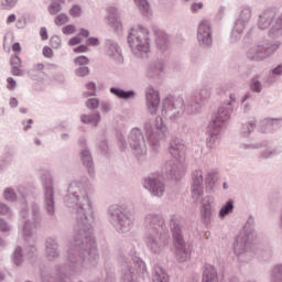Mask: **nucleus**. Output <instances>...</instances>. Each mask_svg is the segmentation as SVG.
Wrapping results in <instances>:
<instances>
[{
  "label": "nucleus",
  "instance_id": "17",
  "mask_svg": "<svg viewBox=\"0 0 282 282\" xmlns=\"http://www.w3.org/2000/svg\"><path fill=\"white\" fill-rule=\"evenodd\" d=\"M143 186L154 197H162L166 191L164 182L158 178V176H147L144 178Z\"/></svg>",
  "mask_w": 282,
  "mask_h": 282
},
{
  "label": "nucleus",
  "instance_id": "52",
  "mask_svg": "<svg viewBox=\"0 0 282 282\" xmlns=\"http://www.w3.org/2000/svg\"><path fill=\"white\" fill-rule=\"evenodd\" d=\"M69 23V15L66 13H59L55 17V25L61 26Z\"/></svg>",
  "mask_w": 282,
  "mask_h": 282
},
{
  "label": "nucleus",
  "instance_id": "4",
  "mask_svg": "<svg viewBox=\"0 0 282 282\" xmlns=\"http://www.w3.org/2000/svg\"><path fill=\"white\" fill-rule=\"evenodd\" d=\"M232 102H237V96L235 94H230L229 101L224 102L213 116L206 130V144L208 149H215V147L219 144L221 140L219 138L221 129H224V124L230 120V116H232V111H235Z\"/></svg>",
  "mask_w": 282,
  "mask_h": 282
},
{
  "label": "nucleus",
  "instance_id": "46",
  "mask_svg": "<svg viewBox=\"0 0 282 282\" xmlns=\"http://www.w3.org/2000/svg\"><path fill=\"white\" fill-rule=\"evenodd\" d=\"M274 155H279V150L276 148L262 150L259 154L260 160H270L274 158Z\"/></svg>",
  "mask_w": 282,
  "mask_h": 282
},
{
  "label": "nucleus",
  "instance_id": "60",
  "mask_svg": "<svg viewBox=\"0 0 282 282\" xmlns=\"http://www.w3.org/2000/svg\"><path fill=\"white\" fill-rule=\"evenodd\" d=\"M50 45L53 50H58L61 47V37L58 35H53L50 40Z\"/></svg>",
  "mask_w": 282,
  "mask_h": 282
},
{
  "label": "nucleus",
  "instance_id": "49",
  "mask_svg": "<svg viewBox=\"0 0 282 282\" xmlns=\"http://www.w3.org/2000/svg\"><path fill=\"white\" fill-rule=\"evenodd\" d=\"M3 197L6 202H11L14 203L19 197L17 196V192H14V188L12 187H7L3 192Z\"/></svg>",
  "mask_w": 282,
  "mask_h": 282
},
{
  "label": "nucleus",
  "instance_id": "5",
  "mask_svg": "<svg viewBox=\"0 0 282 282\" xmlns=\"http://www.w3.org/2000/svg\"><path fill=\"white\" fill-rule=\"evenodd\" d=\"M118 261L121 265L122 282H135V274L147 279L149 271L147 263L135 253V247L131 246L129 254L120 253Z\"/></svg>",
  "mask_w": 282,
  "mask_h": 282
},
{
  "label": "nucleus",
  "instance_id": "55",
  "mask_svg": "<svg viewBox=\"0 0 282 282\" xmlns=\"http://www.w3.org/2000/svg\"><path fill=\"white\" fill-rule=\"evenodd\" d=\"M19 0H1V6L4 10H12L17 7Z\"/></svg>",
  "mask_w": 282,
  "mask_h": 282
},
{
  "label": "nucleus",
  "instance_id": "10",
  "mask_svg": "<svg viewBox=\"0 0 282 282\" xmlns=\"http://www.w3.org/2000/svg\"><path fill=\"white\" fill-rule=\"evenodd\" d=\"M42 188L44 191V209L48 217L56 215V192L54 191V176L50 172H44L41 176Z\"/></svg>",
  "mask_w": 282,
  "mask_h": 282
},
{
  "label": "nucleus",
  "instance_id": "3",
  "mask_svg": "<svg viewBox=\"0 0 282 282\" xmlns=\"http://www.w3.org/2000/svg\"><path fill=\"white\" fill-rule=\"evenodd\" d=\"M202 107V102L197 97H192L184 102V98L169 95L163 99L162 116L171 120V122H177L184 116V112L187 116H193V113H199Z\"/></svg>",
  "mask_w": 282,
  "mask_h": 282
},
{
  "label": "nucleus",
  "instance_id": "19",
  "mask_svg": "<svg viewBox=\"0 0 282 282\" xmlns=\"http://www.w3.org/2000/svg\"><path fill=\"white\" fill-rule=\"evenodd\" d=\"M145 100L148 112L151 113V116H155L158 109H160V91L155 90L153 86L149 87L145 91Z\"/></svg>",
  "mask_w": 282,
  "mask_h": 282
},
{
  "label": "nucleus",
  "instance_id": "22",
  "mask_svg": "<svg viewBox=\"0 0 282 282\" xmlns=\"http://www.w3.org/2000/svg\"><path fill=\"white\" fill-rule=\"evenodd\" d=\"M169 153L174 160H184V155H186V145H184L182 139L173 138L170 141Z\"/></svg>",
  "mask_w": 282,
  "mask_h": 282
},
{
  "label": "nucleus",
  "instance_id": "33",
  "mask_svg": "<svg viewBox=\"0 0 282 282\" xmlns=\"http://www.w3.org/2000/svg\"><path fill=\"white\" fill-rule=\"evenodd\" d=\"M218 180L219 177L217 176V171L210 170L209 172H207V175L205 177V185L208 193H213V191H215V184H217Z\"/></svg>",
  "mask_w": 282,
  "mask_h": 282
},
{
  "label": "nucleus",
  "instance_id": "1",
  "mask_svg": "<svg viewBox=\"0 0 282 282\" xmlns=\"http://www.w3.org/2000/svg\"><path fill=\"white\" fill-rule=\"evenodd\" d=\"M93 189L94 186L87 176L76 178L68 184L64 204L75 219L77 229L68 246L66 263L56 267L57 276L47 274L40 269L42 282H65L67 274L82 276L89 268L98 265L100 254H98V246L91 226L96 216H94V206L89 198V193Z\"/></svg>",
  "mask_w": 282,
  "mask_h": 282
},
{
  "label": "nucleus",
  "instance_id": "7",
  "mask_svg": "<svg viewBox=\"0 0 282 282\" xmlns=\"http://www.w3.org/2000/svg\"><path fill=\"white\" fill-rule=\"evenodd\" d=\"M170 228L176 259L180 261V263H184V261H188V259H191V246L186 245V240H184V232L182 231V226L180 225V221L175 219V217L171 218Z\"/></svg>",
  "mask_w": 282,
  "mask_h": 282
},
{
  "label": "nucleus",
  "instance_id": "57",
  "mask_svg": "<svg viewBox=\"0 0 282 282\" xmlns=\"http://www.w3.org/2000/svg\"><path fill=\"white\" fill-rule=\"evenodd\" d=\"M20 217H22V219H25V221H28V219L30 217V209L28 208L26 200H24V203L22 204V207L20 209Z\"/></svg>",
  "mask_w": 282,
  "mask_h": 282
},
{
  "label": "nucleus",
  "instance_id": "36",
  "mask_svg": "<svg viewBox=\"0 0 282 282\" xmlns=\"http://www.w3.org/2000/svg\"><path fill=\"white\" fill-rule=\"evenodd\" d=\"M235 212V200L228 199L220 208L218 217L220 219H226L228 215Z\"/></svg>",
  "mask_w": 282,
  "mask_h": 282
},
{
  "label": "nucleus",
  "instance_id": "16",
  "mask_svg": "<svg viewBox=\"0 0 282 282\" xmlns=\"http://www.w3.org/2000/svg\"><path fill=\"white\" fill-rule=\"evenodd\" d=\"M104 47L106 56L111 58V61H115L117 65H124V56H122V48L120 47L118 42H116V40L106 39Z\"/></svg>",
  "mask_w": 282,
  "mask_h": 282
},
{
  "label": "nucleus",
  "instance_id": "63",
  "mask_svg": "<svg viewBox=\"0 0 282 282\" xmlns=\"http://www.w3.org/2000/svg\"><path fill=\"white\" fill-rule=\"evenodd\" d=\"M86 45L89 47H98V45H100V40L98 37H88L86 40Z\"/></svg>",
  "mask_w": 282,
  "mask_h": 282
},
{
  "label": "nucleus",
  "instance_id": "43",
  "mask_svg": "<svg viewBox=\"0 0 282 282\" xmlns=\"http://www.w3.org/2000/svg\"><path fill=\"white\" fill-rule=\"evenodd\" d=\"M270 282H282V264H275L271 270Z\"/></svg>",
  "mask_w": 282,
  "mask_h": 282
},
{
  "label": "nucleus",
  "instance_id": "31",
  "mask_svg": "<svg viewBox=\"0 0 282 282\" xmlns=\"http://www.w3.org/2000/svg\"><path fill=\"white\" fill-rule=\"evenodd\" d=\"M101 120H102V117L100 116V112H93L89 115L80 116V122H83V124H90L91 127H96L97 124H100Z\"/></svg>",
  "mask_w": 282,
  "mask_h": 282
},
{
  "label": "nucleus",
  "instance_id": "24",
  "mask_svg": "<svg viewBox=\"0 0 282 282\" xmlns=\"http://www.w3.org/2000/svg\"><path fill=\"white\" fill-rule=\"evenodd\" d=\"M155 33V43H156V50L162 52H167V50L171 47V39L169 37V34H166L164 31H154Z\"/></svg>",
  "mask_w": 282,
  "mask_h": 282
},
{
  "label": "nucleus",
  "instance_id": "42",
  "mask_svg": "<svg viewBox=\"0 0 282 282\" xmlns=\"http://www.w3.org/2000/svg\"><path fill=\"white\" fill-rule=\"evenodd\" d=\"M22 235L24 237V241H32L33 231H32V221L30 219L24 220Z\"/></svg>",
  "mask_w": 282,
  "mask_h": 282
},
{
  "label": "nucleus",
  "instance_id": "2",
  "mask_svg": "<svg viewBox=\"0 0 282 282\" xmlns=\"http://www.w3.org/2000/svg\"><path fill=\"white\" fill-rule=\"evenodd\" d=\"M144 131L147 140H144V134L140 128H132L129 134L131 151L138 160L147 153V144H149L154 153H158L160 151V141L164 140L169 134V128L162 117L155 118L154 126L151 121H145Z\"/></svg>",
  "mask_w": 282,
  "mask_h": 282
},
{
  "label": "nucleus",
  "instance_id": "12",
  "mask_svg": "<svg viewBox=\"0 0 282 282\" xmlns=\"http://www.w3.org/2000/svg\"><path fill=\"white\" fill-rule=\"evenodd\" d=\"M80 147L79 158L83 163V166L86 169L88 175L94 177L96 175V166L94 164V156L91 155V150L87 147V139L80 137L78 140Z\"/></svg>",
  "mask_w": 282,
  "mask_h": 282
},
{
  "label": "nucleus",
  "instance_id": "41",
  "mask_svg": "<svg viewBox=\"0 0 282 282\" xmlns=\"http://www.w3.org/2000/svg\"><path fill=\"white\" fill-rule=\"evenodd\" d=\"M14 158V152L7 148L4 150V155L0 156V166H8V164H12V160Z\"/></svg>",
  "mask_w": 282,
  "mask_h": 282
},
{
  "label": "nucleus",
  "instance_id": "62",
  "mask_svg": "<svg viewBox=\"0 0 282 282\" xmlns=\"http://www.w3.org/2000/svg\"><path fill=\"white\" fill-rule=\"evenodd\" d=\"M98 148L104 155H107V153L109 152V143L105 139L98 143Z\"/></svg>",
  "mask_w": 282,
  "mask_h": 282
},
{
  "label": "nucleus",
  "instance_id": "32",
  "mask_svg": "<svg viewBox=\"0 0 282 282\" xmlns=\"http://www.w3.org/2000/svg\"><path fill=\"white\" fill-rule=\"evenodd\" d=\"M152 282H169V273L162 267L155 264L152 271Z\"/></svg>",
  "mask_w": 282,
  "mask_h": 282
},
{
  "label": "nucleus",
  "instance_id": "15",
  "mask_svg": "<svg viewBox=\"0 0 282 282\" xmlns=\"http://www.w3.org/2000/svg\"><path fill=\"white\" fill-rule=\"evenodd\" d=\"M197 41L199 47H203V50H208L209 47H213V30L210 29L209 21L203 20L198 24Z\"/></svg>",
  "mask_w": 282,
  "mask_h": 282
},
{
  "label": "nucleus",
  "instance_id": "61",
  "mask_svg": "<svg viewBox=\"0 0 282 282\" xmlns=\"http://www.w3.org/2000/svg\"><path fill=\"white\" fill-rule=\"evenodd\" d=\"M7 89L9 91H14L17 90L18 84H17V79H14L13 77H8L7 78Z\"/></svg>",
  "mask_w": 282,
  "mask_h": 282
},
{
  "label": "nucleus",
  "instance_id": "64",
  "mask_svg": "<svg viewBox=\"0 0 282 282\" xmlns=\"http://www.w3.org/2000/svg\"><path fill=\"white\" fill-rule=\"evenodd\" d=\"M11 67H21V57L18 54L12 55L10 59Z\"/></svg>",
  "mask_w": 282,
  "mask_h": 282
},
{
  "label": "nucleus",
  "instance_id": "20",
  "mask_svg": "<svg viewBox=\"0 0 282 282\" xmlns=\"http://www.w3.org/2000/svg\"><path fill=\"white\" fill-rule=\"evenodd\" d=\"M215 198L213 196H205L200 203V219L204 226H209L213 219V203Z\"/></svg>",
  "mask_w": 282,
  "mask_h": 282
},
{
  "label": "nucleus",
  "instance_id": "38",
  "mask_svg": "<svg viewBox=\"0 0 282 282\" xmlns=\"http://www.w3.org/2000/svg\"><path fill=\"white\" fill-rule=\"evenodd\" d=\"M257 129V122L254 121H248L246 123H242L240 133L242 138H250V133Z\"/></svg>",
  "mask_w": 282,
  "mask_h": 282
},
{
  "label": "nucleus",
  "instance_id": "53",
  "mask_svg": "<svg viewBox=\"0 0 282 282\" xmlns=\"http://www.w3.org/2000/svg\"><path fill=\"white\" fill-rule=\"evenodd\" d=\"M75 65H79V67H85L89 65V57L85 55H80L74 58Z\"/></svg>",
  "mask_w": 282,
  "mask_h": 282
},
{
  "label": "nucleus",
  "instance_id": "8",
  "mask_svg": "<svg viewBox=\"0 0 282 282\" xmlns=\"http://www.w3.org/2000/svg\"><path fill=\"white\" fill-rule=\"evenodd\" d=\"M257 237V230H254V217L250 215L240 230L239 235L235 237L234 252L238 257L246 254L248 248H250V241Z\"/></svg>",
  "mask_w": 282,
  "mask_h": 282
},
{
  "label": "nucleus",
  "instance_id": "34",
  "mask_svg": "<svg viewBox=\"0 0 282 282\" xmlns=\"http://www.w3.org/2000/svg\"><path fill=\"white\" fill-rule=\"evenodd\" d=\"M89 282H116V271L111 267H106L105 275L101 274Z\"/></svg>",
  "mask_w": 282,
  "mask_h": 282
},
{
  "label": "nucleus",
  "instance_id": "35",
  "mask_svg": "<svg viewBox=\"0 0 282 282\" xmlns=\"http://www.w3.org/2000/svg\"><path fill=\"white\" fill-rule=\"evenodd\" d=\"M137 8H139L142 17H151L153 14V11L151 10V4L149 3V0H133Z\"/></svg>",
  "mask_w": 282,
  "mask_h": 282
},
{
  "label": "nucleus",
  "instance_id": "58",
  "mask_svg": "<svg viewBox=\"0 0 282 282\" xmlns=\"http://www.w3.org/2000/svg\"><path fill=\"white\" fill-rule=\"evenodd\" d=\"M89 67L87 66H79L75 69L76 76H79L80 78H85V76H89Z\"/></svg>",
  "mask_w": 282,
  "mask_h": 282
},
{
  "label": "nucleus",
  "instance_id": "18",
  "mask_svg": "<svg viewBox=\"0 0 282 282\" xmlns=\"http://www.w3.org/2000/svg\"><path fill=\"white\" fill-rule=\"evenodd\" d=\"M191 193L194 202H199V197L204 195V173L202 170L192 172Z\"/></svg>",
  "mask_w": 282,
  "mask_h": 282
},
{
  "label": "nucleus",
  "instance_id": "11",
  "mask_svg": "<svg viewBox=\"0 0 282 282\" xmlns=\"http://www.w3.org/2000/svg\"><path fill=\"white\" fill-rule=\"evenodd\" d=\"M281 44L279 43H274L271 45H257L251 47L248 53L247 56L249 58V61H254L256 63H260V61H265V58L272 56V54H274V52H276V50H279Z\"/></svg>",
  "mask_w": 282,
  "mask_h": 282
},
{
  "label": "nucleus",
  "instance_id": "50",
  "mask_svg": "<svg viewBox=\"0 0 282 282\" xmlns=\"http://www.w3.org/2000/svg\"><path fill=\"white\" fill-rule=\"evenodd\" d=\"M53 1L50 6H48V12L50 14H58V12H61V10H63V6H61V3H63L65 0H57Z\"/></svg>",
  "mask_w": 282,
  "mask_h": 282
},
{
  "label": "nucleus",
  "instance_id": "28",
  "mask_svg": "<svg viewBox=\"0 0 282 282\" xmlns=\"http://www.w3.org/2000/svg\"><path fill=\"white\" fill-rule=\"evenodd\" d=\"M250 19H252V8L245 6L241 8L239 17L235 21V24L246 29V25L250 23Z\"/></svg>",
  "mask_w": 282,
  "mask_h": 282
},
{
  "label": "nucleus",
  "instance_id": "51",
  "mask_svg": "<svg viewBox=\"0 0 282 282\" xmlns=\"http://www.w3.org/2000/svg\"><path fill=\"white\" fill-rule=\"evenodd\" d=\"M68 14H70L73 19H80V17H83V7H80V4H73Z\"/></svg>",
  "mask_w": 282,
  "mask_h": 282
},
{
  "label": "nucleus",
  "instance_id": "30",
  "mask_svg": "<svg viewBox=\"0 0 282 282\" xmlns=\"http://www.w3.org/2000/svg\"><path fill=\"white\" fill-rule=\"evenodd\" d=\"M265 129L261 130L262 133H270L282 128V118H267L263 121Z\"/></svg>",
  "mask_w": 282,
  "mask_h": 282
},
{
  "label": "nucleus",
  "instance_id": "26",
  "mask_svg": "<svg viewBox=\"0 0 282 282\" xmlns=\"http://www.w3.org/2000/svg\"><path fill=\"white\" fill-rule=\"evenodd\" d=\"M108 23L116 32H120V30H122V21H120L118 9L116 7H110L108 9Z\"/></svg>",
  "mask_w": 282,
  "mask_h": 282
},
{
  "label": "nucleus",
  "instance_id": "56",
  "mask_svg": "<svg viewBox=\"0 0 282 282\" xmlns=\"http://www.w3.org/2000/svg\"><path fill=\"white\" fill-rule=\"evenodd\" d=\"M117 140L120 151H127V140L124 139V134H122V132L117 133Z\"/></svg>",
  "mask_w": 282,
  "mask_h": 282
},
{
  "label": "nucleus",
  "instance_id": "39",
  "mask_svg": "<svg viewBox=\"0 0 282 282\" xmlns=\"http://www.w3.org/2000/svg\"><path fill=\"white\" fill-rule=\"evenodd\" d=\"M31 208H32V219L34 224H36L37 226L41 225V223L43 221V216H41V205H39L37 203H33L31 205Z\"/></svg>",
  "mask_w": 282,
  "mask_h": 282
},
{
  "label": "nucleus",
  "instance_id": "6",
  "mask_svg": "<svg viewBox=\"0 0 282 282\" xmlns=\"http://www.w3.org/2000/svg\"><path fill=\"white\" fill-rule=\"evenodd\" d=\"M128 45L135 58H149L151 52V39L149 37V30L139 25V30L131 29L128 33Z\"/></svg>",
  "mask_w": 282,
  "mask_h": 282
},
{
  "label": "nucleus",
  "instance_id": "14",
  "mask_svg": "<svg viewBox=\"0 0 282 282\" xmlns=\"http://www.w3.org/2000/svg\"><path fill=\"white\" fill-rule=\"evenodd\" d=\"M145 232L154 235H164L166 232V220L160 214H148L144 218Z\"/></svg>",
  "mask_w": 282,
  "mask_h": 282
},
{
  "label": "nucleus",
  "instance_id": "21",
  "mask_svg": "<svg viewBox=\"0 0 282 282\" xmlns=\"http://www.w3.org/2000/svg\"><path fill=\"white\" fill-rule=\"evenodd\" d=\"M163 234H151V232H145V239H144V243L148 248V250H150V252H152V254H160V252H162V238H163Z\"/></svg>",
  "mask_w": 282,
  "mask_h": 282
},
{
  "label": "nucleus",
  "instance_id": "29",
  "mask_svg": "<svg viewBox=\"0 0 282 282\" xmlns=\"http://www.w3.org/2000/svg\"><path fill=\"white\" fill-rule=\"evenodd\" d=\"M274 11L272 10H267L264 11L258 21V28L259 30H268L272 23H274Z\"/></svg>",
  "mask_w": 282,
  "mask_h": 282
},
{
  "label": "nucleus",
  "instance_id": "25",
  "mask_svg": "<svg viewBox=\"0 0 282 282\" xmlns=\"http://www.w3.org/2000/svg\"><path fill=\"white\" fill-rule=\"evenodd\" d=\"M109 91L112 96L119 98V100H133L138 96V94L133 89L124 90L116 86L110 87Z\"/></svg>",
  "mask_w": 282,
  "mask_h": 282
},
{
  "label": "nucleus",
  "instance_id": "59",
  "mask_svg": "<svg viewBox=\"0 0 282 282\" xmlns=\"http://www.w3.org/2000/svg\"><path fill=\"white\" fill-rule=\"evenodd\" d=\"M62 32H63V34H65L66 36H69V35H72V34H75V33H76V25H74V24L65 25V26H63Z\"/></svg>",
  "mask_w": 282,
  "mask_h": 282
},
{
  "label": "nucleus",
  "instance_id": "23",
  "mask_svg": "<svg viewBox=\"0 0 282 282\" xmlns=\"http://www.w3.org/2000/svg\"><path fill=\"white\" fill-rule=\"evenodd\" d=\"M58 248H59V245L56 238H46L45 252H46V258L50 261H54V259H58V257H61V249Z\"/></svg>",
  "mask_w": 282,
  "mask_h": 282
},
{
  "label": "nucleus",
  "instance_id": "44",
  "mask_svg": "<svg viewBox=\"0 0 282 282\" xmlns=\"http://www.w3.org/2000/svg\"><path fill=\"white\" fill-rule=\"evenodd\" d=\"M194 98H197L198 102H200V106L204 107V105H206L208 101V98H210V90L206 88L200 89Z\"/></svg>",
  "mask_w": 282,
  "mask_h": 282
},
{
  "label": "nucleus",
  "instance_id": "13",
  "mask_svg": "<svg viewBox=\"0 0 282 282\" xmlns=\"http://www.w3.org/2000/svg\"><path fill=\"white\" fill-rule=\"evenodd\" d=\"M164 173L174 180V182H180L184 175H186V165L184 164V159H175L166 161L164 165Z\"/></svg>",
  "mask_w": 282,
  "mask_h": 282
},
{
  "label": "nucleus",
  "instance_id": "45",
  "mask_svg": "<svg viewBox=\"0 0 282 282\" xmlns=\"http://www.w3.org/2000/svg\"><path fill=\"white\" fill-rule=\"evenodd\" d=\"M249 87L253 94H261L263 91V84L257 77L251 79Z\"/></svg>",
  "mask_w": 282,
  "mask_h": 282
},
{
  "label": "nucleus",
  "instance_id": "40",
  "mask_svg": "<svg viewBox=\"0 0 282 282\" xmlns=\"http://www.w3.org/2000/svg\"><path fill=\"white\" fill-rule=\"evenodd\" d=\"M243 30H246L243 26H239V24H235L231 30L230 42L237 43L238 41H241V34H243Z\"/></svg>",
  "mask_w": 282,
  "mask_h": 282
},
{
  "label": "nucleus",
  "instance_id": "37",
  "mask_svg": "<svg viewBox=\"0 0 282 282\" xmlns=\"http://www.w3.org/2000/svg\"><path fill=\"white\" fill-rule=\"evenodd\" d=\"M269 144L270 143L268 141H262L258 143H242L240 145V149H242L243 151H257L259 149H268Z\"/></svg>",
  "mask_w": 282,
  "mask_h": 282
},
{
  "label": "nucleus",
  "instance_id": "48",
  "mask_svg": "<svg viewBox=\"0 0 282 282\" xmlns=\"http://www.w3.org/2000/svg\"><path fill=\"white\" fill-rule=\"evenodd\" d=\"M12 260H13L14 265H21V263H23V248L18 246L14 249Z\"/></svg>",
  "mask_w": 282,
  "mask_h": 282
},
{
  "label": "nucleus",
  "instance_id": "54",
  "mask_svg": "<svg viewBox=\"0 0 282 282\" xmlns=\"http://www.w3.org/2000/svg\"><path fill=\"white\" fill-rule=\"evenodd\" d=\"M86 107L94 111V109H98L100 107V99L98 98H90L86 101Z\"/></svg>",
  "mask_w": 282,
  "mask_h": 282
},
{
  "label": "nucleus",
  "instance_id": "27",
  "mask_svg": "<svg viewBox=\"0 0 282 282\" xmlns=\"http://www.w3.org/2000/svg\"><path fill=\"white\" fill-rule=\"evenodd\" d=\"M164 72V62L156 59L149 64L147 69V76L149 78H159L160 74Z\"/></svg>",
  "mask_w": 282,
  "mask_h": 282
},
{
  "label": "nucleus",
  "instance_id": "9",
  "mask_svg": "<svg viewBox=\"0 0 282 282\" xmlns=\"http://www.w3.org/2000/svg\"><path fill=\"white\" fill-rule=\"evenodd\" d=\"M109 221L119 235L131 230V212L120 205H111L108 208Z\"/></svg>",
  "mask_w": 282,
  "mask_h": 282
},
{
  "label": "nucleus",
  "instance_id": "47",
  "mask_svg": "<svg viewBox=\"0 0 282 282\" xmlns=\"http://www.w3.org/2000/svg\"><path fill=\"white\" fill-rule=\"evenodd\" d=\"M87 91L84 93L85 98H91L94 96H97L96 91H98V86L95 82H88L86 84Z\"/></svg>",
  "mask_w": 282,
  "mask_h": 282
}]
</instances>
